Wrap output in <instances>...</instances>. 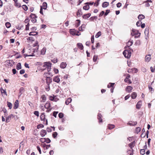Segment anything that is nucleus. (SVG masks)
Masks as SVG:
<instances>
[{"instance_id": "obj_1", "label": "nucleus", "mask_w": 155, "mask_h": 155, "mask_svg": "<svg viewBox=\"0 0 155 155\" xmlns=\"http://www.w3.org/2000/svg\"><path fill=\"white\" fill-rule=\"evenodd\" d=\"M44 64L43 65L42 68L41 70L42 71H44L46 69H47L48 71H49L51 70V64L50 62H46L44 63Z\"/></svg>"}, {"instance_id": "obj_2", "label": "nucleus", "mask_w": 155, "mask_h": 155, "mask_svg": "<svg viewBox=\"0 0 155 155\" xmlns=\"http://www.w3.org/2000/svg\"><path fill=\"white\" fill-rule=\"evenodd\" d=\"M33 46L34 47L37 46L36 48L35 49L31 48V50L32 51V52L35 54H36V53L37 52L39 47L38 43L37 41L35 44H33Z\"/></svg>"}, {"instance_id": "obj_3", "label": "nucleus", "mask_w": 155, "mask_h": 155, "mask_svg": "<svg viewBox=\"0 0 155 155\" xmlns=\"http://www.w3.org/2000/svg\"><path fill=\"white\" fill-rule=\"evenodd\" d=\"M123 54L126 58H129L131 56V54L130 51L126 50L124 51Z\"/></svg>"}, {"instance_id": "obj_4", "label": "nucleus", "mask_w": 155, "mask_h": 155, "mask_svg": "<svg viewBox=\"0 0 155 155\" xmlns=\"http://www.w3.org/2000/svg\"><path fill=\"white\" fill-rule=\"evenodd\" d=\"M70 34L73 35H78V36L80 35V34H78L79 31H76L75 29H70Z\"/></svg>"}, {"instance_id": "obj_5", "label": "nucleus", "mask_w": 155, "mask_h": 155, "mask_svg": "<svg viewBox=\"0 0 155 155\" xmlns=\"http://www.w3.org/2000/svg\"><path fill=\"white\" fill-rule=\"evenodd\" d=\"M53 81L57 83H59L60 81V79L58 76H56L54 77Z\"/></svg>"}, {"instance_id": "obj_6", "label": "nucleus", "mask_w": 155, "mask_h": 155, "mask_svg": "<svg viewBox=\"0 0 155 155\" xmlns=\"http://www.w3.org/2000/svg\"><path fill=\"white\" fill-rule=\"evenodd\" d=\"M47 132L46 130H42L40 132V135L42 137H43L46 135Z\"/></svg>"}, {"instance_id": "obj_7", "label": "nucleus", "mask_w": 155, "mask_h": 155, "mask_svg": "<svg viewBox=\"0 0 155 155\" xmlns=\"http://www.w3.org/2000/svg\"><path fill=\"white\" fill-rule=\"evenodd\" d=\"M133 89V87L131 86H127L126 88V91L128 93L130 92Z\"/></svg>"}, {"instance_id": "obj_8", "label": "nucleus", "mask_w": 155, "mask_h": 155, "mask_svg": "<svg viewBox=\"0 0 155 155\" xmlns=\"http://www.w3.org/2000/svg\"><path fill=\"white\" fill-rule=\"evenodd\" d=\"M67 66V64L66 63L64 62H62L61 63L60 65V67L62 69H64Z\"/></svg>"}, {"instance_id": "obj_9", "label": "nucleus", "mask_w": 155, "mask_h": 155, "mask_svg": "<svg viewBox=\"0 0 155 155\" xmlns=\"http://www.w3.org/2000/svg\"><path fill=\"white\" fill-rule=\"evenodd\" d=\"M151 59L150 55H147L145 57V61L147 62H148Z\"/></svg>"}, {"instance_id": "obj_10", "label": "nucleus", "mask_w": 155, "mask_h": 155, "mask_svg": "<svg viewBox=\"0 0 155 155\" xmlns=\"http://www.w3.org/2000/svg\"><path fill=\"white\" fill-rule=\"evenodd\" d=\"M141 105H142V101H140L137 102V103L136 105V108L137 109H139L140 108V107L141 106Z\"/></svg>"}, {"instance_id": "obj_11", "label": "nucleus", "mask_w": 155, "mask_h": 155, "mask_svg": "<svg viewBox=\"0 0 155 155\" xmlns=\"http://www.w3.org/2000/svg\"><path fill=\"white\" fill-rule=\"evenodd\" d=\"M77 46L81 50H82L83 49V46L81 43H78L77 44Z\"/></svg>"}, {"instance_id": "obj_12", "label": "nucleus", "mask_w": 155, "mask_h": 155, "mask_svg": "<svg viewBox=\"0 0 155 155\" xmlns=\"http://www.w3.org/2000/svg\"><path fill=\"white\" fill-rule=\"evenodd\" d=\"M18 100H16L14 106V108L15 109H16L18 108Z\"/></svg>"}, {"instance_id": "obj_13", "label": "nucleus", "mask_w": 155, "mask_h": 155, "mask_svg": "<svg viewBox=\"0 0 155 155\" xmlns=\"http://www.w3.org/2000/svg\"><path fill=\"white\" fill-rule=\"evenodd\" d=\"M46 48L44 47L43 48V49L41 50V53L42 55H44L46 52Z\"/></svg>"}, {"instance_id": "obj_14", "label": "nucleus", "mask_w": 155, "mask_h": 155, "mask_svg": "<svg viewBox=\"0 0 155 155\" xmlns=\"http://www.w3.org/2000/svg\"><path fill=\"white\" fill-rule=\"evenodd\" d=\"M137 96V94L135 92H133L131 95V98L133 99H135Z\"/></svg>"}, {"instance_id": "obj_15", "label": "nucleus", "mask_w": 155, "mask_h": 155, "mask_svg": "<svg viewBox=\"0 0 155 155\" xmlns=\"http://www.w3.org/2000/svg\"><path fill=\"white\" fill-rule=\"evenodd\" d=\"M0 91L2 94H4L6 96H7V94L5 89H3L2 87H1L0 88Z\"/></svg>"}, {"instance_id": "obj_16", "label": "nucleus", "mask_w": 155, "mask_h": 155, "mask_svg": "<svg viewBox=\"0 0 155 155\" xmlns=\"http://www.w3.org/2000/svg\"><path fill=\"white\" fill-rule=\"evenodd\" d=\"M97 116L98 119L99 120V122H102V119L101 118L102 116L101 114H98Z\"/></svg>"}, {"instance_id": "obj_17", "label": "nucleus", "mask_w": 155, "mask_h": 155, "mask_svg": "<svg viewBox=\"0 0 155 155\" xmlns=\"http://www.w3.org/2000/svg\"><path fill=\"white\" fill-rule=\"evenodd\" d=\"M109 5V3L107 2H104L103 3L102 6L103 8L107 7Z\"/></svg>"}, {"instance_id": "obj_18", "label": "nucleus", "mask_w": 155, "mask_h": 155, "mask_svg": "<svg viewBox=\"0 0 155 155\" xmlns=\"http://www.w3.org/2000/svg\"><path fill=\"white\" fill-rule=\"evenodd\" d=\"M41 98L42 99L41 102H45L46 100V97L44 95H43L41 96Z\"/></svg>"}, {"instance_id": "obj_19", "label": "nucleus", "mask_w": 155, "mask_h": 155, "mask_svg": "<svg viewBox=\"0 0 155 155\" xmlns=\"http://www.w3.org/2000/svg\"><path fill=\"white\" fill-rule=\"evenodd\" d=\"M21 68V63H18L16 65V69L18 70Z\"/></svg>"}, {"instance_id": "obj_20", "label": "nucleus", "mask_w": 155, "mask_h": 155, "mask_svg": "<svg viewBox=\"0 0 155 155\" xmlns=\"http://www.w3.org/2000/svg\"><path fill=\"white\" fill-rule=\"evenodd\" d=\"M139 20L141 21V20L144 19L145 18V16L144 15L141 14L138 17Z\"/></svg>"}, {"instance_id": "obj_21", "label": "nucleus", "mask_w": 155, "mask_h": 155, "mask_svg": "<svg viewBox=\"0 0 155 155\" xmlns=\"http://www.w3.org/2000/svg\"><path fill=\"white\" fill-rule=\"evenodd\" d=\"M47 4L45 2H44L42 4V8L44 9H46L47 8Z\"/></svg>"}, {"instance_id": "obj_22", "label": "nucleus", "mask_w": 155, "mask_h": 155, "mask_svg": "<svg viewBox=\"0 0 155 155\" xmlns=\"http://www.w3.org/2000/svg\"><path fill=\"white\" fill-rule=\"evenodd\" d=\"M72 101V99L71 98H68L65 101V104L66 105H68Z\"/></svg>"}, {"instance_id": "obj_23", "label": "nucleus", "mask_w": 155, "mask_h": 155, "mask_svg": "<svg viewBox=\"0 0 155 155\" xmlns=\"http://www.w3.org/2000/svg\"><path fill=\"white\" fill-rule=\"evenodd\" d=\"M115 126L113 124H109L108 126V127L109 129L111 130L115 127Z\"/></svg>"}, {"instance_id": "obj_24", "label": "nucleus", "mask_w": 155, "mask_h": 155, "mask_svg": "<svg viewBox=\"0 0 155 155\" xmlns=\"http://www.w3.org/2000/svg\"><path fill=\"white\" fill-rule=\"evenodd\" d=\"M40 118L41 120H44L45 119V113H43L41 114L40 116Z\"/></svg>"}, {"instance_id": "obj_25", "label": "nucleus", "mask_w": 155, "mask_h": 155, "mask_svg": "<svg viewBox=\"0 0 155 155\" xmlns=\"http://www.w3.org/2000/svg\"><path fill=\"white\" fill-rule=\"evenodd\" d=\"M86 27V25L83 24L82 25L81 28H79V31H83L84 28Z\"/></svg>"}, {"instance_id": "obj_26", "label": "nucleus", "mask_w": 155, "mask_h": 155, "mask_svg": "<svg viewBox=\"0 0 155 155\" xmlns=\"http://www.w3.org/2000/svg\"><path fill=\"white\" fill-rule=\"evenodd\" d=\"M148 87L150 91V92L151 93H153L154 91V89L150 85L148 86Z\"/></svg>"}, {"instance_id": "obj_27", "label": "nucleus", "mask_w": 155, "mask_h": 155, "mask_svg": "<svg viewBox=\"0 0 155 155\" xmlns=\"http://www.w3.org/2000/svg\"><path fill=\"white\" fill-rule=\"evenodd\" d=\"M24 55L25 56V57L27 56H35L36 55V54H35L33 52L31 54L27 55L26 54H24Z\"/></svg>"}, {"instance_id": "obj_28", "label": "nucleus", "mask_w": 155, "mask_h": 155, "mask_svg": "<svg viewBox=\"0 0 155 155\" xmlns=\"http://www.w3.org/2000/svg\"><path fill=\"white\" fill-rule=\"evenodd\" d=\"M37 33L36 32H34V31H33V32H30L29 35H33V36H34V35H37Z\"/></svg>"}, {"instance_id": "obj_29", "label": "nucleus", "mask_w": 155, "mask_h": 155, "mask_svg": "<svg viewBox=\"0 0 155 155\" xmlns=\"http://www.w3.org/2000/svg\"><path fill=\"white\" fill-rule=\"evenodd\" d=\"M101 31H99L98 32H97V34L95 35V38H98L101 35Z\"/></svg>"}, {"instance_id": "obj_30", "label": "nucleus", "mask_w": 155, "mask_h": 155, "mask_svg": "<svg viewBox=\"0 0 155 155\" xmlns=\"http://www.w3.org/2000/svg\"><path fill=\"white\" fill-rule=\"evenodd\" d=\"M137 124V122H132L131 123H128L130 126H135Z\"/></svg>"}, {"instance_id": "obj_31", "label": "nucleus", "mask_w": 155, "mask_h": 155, "mask_svg": "<svg viewBox=\"0 0 155 155\" xmlns=\"http://www.w3.org/2000/svg\"><path fill=\"white\" fill-rule=\"evenodd\" d=\"M142 23V22L141 21L139 20L137 22L136 25L137 26L140 27V26Z\"/></svg>"}, {"instance_id": "obj_32", "label": "nucleus", "mask_w": 155, "mask_h": 155, "mask_svg": "<svg viewBox=\"0 0 155 155\" xmlns=\"http://www.w3.org/2000/svg\"><path fill=\"white\" fill-rule=\"evenodd\" d=\"M114 83H110L109 84L107 85V87L108 88H110L111 87H113V86L114 85Z\"/></svg>"}, {"instance_id": "obj_33", "label": "nucleus", "mask_w": 155, "mask_h": 155, "mask_svg": "<svg viewBox=\"0 0 155 155\" xmlns=\"http://www.w3.org/2000/svg\"><path fill=\"white\" fill-rule=\"evenodd\" d=\"M51 107V104L50 103H46L45 105V107L46 108L48 109Z\"/></svg>"}, {"instance_id": "obj_34", "label": "nucleus", "mask_w": 155, "mask_h": 155, "mask_svg": "<svg viewBox=\"0 0 155 155\" xmlns=\"http://www.w3.org/2000/svg\"><path fill=\"white\" fill-rule=\"evenodd\" d=\"M5 25L7 28H9L11 27V24L9 22H7L5 23Z\"/></svg>"}, {"instance_id": "obj_35", "label": "nucleus", "mask_w": 155, "mask_h": 155, "mask_svg": "<svg viewBox=\"0 0 155 155\" xmlns=\"http://www.w3.org/2000/svg\"><path fill=\"white\" fill-rule=\"evenodd\" d=\"M23 9L25 11H27L28 9L27 6L26 5H23L22 6Z\"/></svg>"}, {"instance_id": "obj_36", "label": "nucleus", "mask_w": 155, "mask_h": 155, "mask_svg": "<svg viewBox=\"0 0 155 155\" xmlns=\"http://www.w3.org/2000/svg\"><path fill=\"white\" fill-rule=\"evenodd\" d=\"M7 105L8 106L9 108L10 109H11L12 108V105L11 103L7 102Z\"/></svg>"}, {"instance_id": "obj_37", "label": "nucleus", "mask_w": 155, "mask_h": 155, "mask_svg": "<svg viewBox=\"0 0 155 155\" xmlns=\"http://www.w3.org/2000/svg\"><path fill=\"white\" fill-rule=\"evenodd\" d=\"M30 17L32 19L36 18H37V16L35 14H31L30 15Z\"/></svg>"}, {"instance_id": "obj_38", "label": "nucleus", "mask_w": 155, "mask_h": 155, "mask_svg": "<svg viewBox=\"0 0 155 155\" xmlns=\"http://www.w3.org/2000/svg\"><path fill=\"white\" fill-rule=\"evenodd\" d=\"M58 61V60L56 58H54L53 59L51 60L52 62L54 63H56Z\"/></svg>"}, {"instance_id": "obj_39", "label": "nucleus", "mask_w": 155, "mask_h": 155, "mask_svg": "<svg viewBox=\"0 0 155 155\" xmlns=\"http://www.w3.org/2000/svg\"><path fill=\"white\" fill-rule=\"evenodd\" d=\"M58 117L60 118H62L64 117V114L62 113H60L58 114Z\"/></svg>"}, {"instance_id": "obj_40", "label": "nucleus", "mask_w": 155, "mask_h": 155, "mask_svg": "<svg viewBox=\"0 0 155 155\" xmlns=\"http://www.w3.org/2000/svg\"><path fill=\"white\" fill-rule=\"evenodd\" d=\"M141 130V128L140 127H137L136 129V131L137 134L139 133Z\"/></svg>"}, {"instance_id": "obj_41", "label": "nucleus", "mask_w": 155, "mask_h": 155, "mask_svg": "<svg viewBox=\"0 0 155 155\" xmlns=\"http://www.w3.org/2000/svg\"><path fill=\"white\" fill-rule=\"evenodd\" d=\"M97 58H98V56L97 55H94V58H93V61H94V62H95L96 61L97 59Z\"/></svg>"}, {"instance_id": "obj_42", "label": "nucleus", "mask_w": 155, "mask_h": 155, "mask_svg": "<svg viewBox=\"0 0 155 155\" xmlns=\"http://www.w3.org/2000/svg\"><path fill=\"white\" fill-rule=\"evenodd\" d=\"M11 118L10 117L8 116L6 117V122L7 123L8 122L10 121V118Z\"/></svg>"}, {"instance_id": "obj_43", "label": "nucleus", "mask_w": 155, "mask_h": 155, "mask_svg": "<svg viewBox=\"0 0 155 155\" xmlns=\"http://www.w3.org/2000/svg\"><path fill=\"white\" fill-rule=\"evenodd\" d=\"M44 127V126L42 124H39L37 126V128L39 129L40 128H43Z\"/></svg>"}, {"instance_id": "obj_44", "label": "nucleus", "mask_w": 155, "mask_h": 155, "mask_svg": "<svg viewBox=\"0 0 155 155\" xmlns=\"http://www.w3.org/2000/svg\"><path fill=\"white\" fill-rule=\"evenodd\" d=\"M140 153L141 154L143 155L145 153V150L144 149H141L140 150Z\"/></svg>"}, {"instance_id": "obj_45", "label": "nucleus", "mask_w": 155, "mask_h": 155, "mask_svg": "<svg viewBox=\"0 0 155 155\" xmlns=\"http://www.w3.org/2000/svg\"><path fill=\"white\" fill-rule=\"evenodd\" d=\"M50 147V145H46V144H45V149H48L49 147Z\"/></svg>"}, {"instance_id": "obj_46", "label": "nucleus", "mask_w": 155, "mask_h": 155, "mask_svg": "<svg viewBox=\"0 0 155 155\" xmlns=\"http://www.w3.org/2000/svg\"><path fill=\"white\" fill-rule=\"evenodd\" d=\"M45 142H46L47 143H49L51 142V140L48 138H46Z\"/></svg>"}, {"instance_id": "obj_47", "label": "nucleus", "mask_w": 155, "mask_h": 155, "mask_svg": "<svg viewBox=\"0 0 155 155\" xmlns=\"http://www.w3.org/2000/svg\"><path fill=\"white\" fill-rule=\"evenodd\" d=\"M54 95H53V96H50L49 97V100L51 101H53L54 100Z\"/></svg>"}, {"instance_id": "obj_48", "label": "nucleus", "mask_w": 155, "mask_h": 155, "mask_svg": "<svg viewBox=\"0 0 155 155\" xmlns=\"http://www.w3.org/2000/svg\"><path fill=\"white\" fill-rule=\"evenodd\" d=\"M57 135H58L57 133L56 132H55L54 133L52 134L53 137L54 138H55L56 137Z\"/></svg>"}, {"instance_id": "obj_49", "label": "nucleus", "mask_w": 155, "mask_h": 155, "mask_svg": "<svg viewBox=\"0 0 155 155\" xmlns=\"http://www.w3.org/2000/svg\"><path fill=\"white\" fill-rule=\"evenodd\" d=\"M34 114L35 115L37 116V117L39 116V112L37 111H35L34 112Z\"/></svg>"}, {"instance_id": "obj_50", "label": "nucleus", "mask_w": 155, "mask_h": 155, "mask_svg": "<svg viewBox=\"0 0 155 155\" xmlns=\"http://www.w3.org/2000/svg\"><path fill=\"white\" fill-rule=\"evenodd\" d=\"M127 45L128 46V47L132 45L133 44V42L132 41H128L127 43Z\"/></svg>"}, {"instance_id": "obj_51", "label": "nucleus", "mask_w": 155, "mask_h": 155, "mask_svg": "<svg viewBox=\"0 0 155 155\" xmlns=\"http://www.w3.org/2000/svg\"><path fill=\"white\" fill-rule=\"evenodd\" d=\"M15 6L18 8L20 7H21V5L20 3H17V2H15Z\"/></svg>"}, {"instance_id": "obj_52", "label": "nucleus", "mask_w": 155, "mask_h": 155, "mask_svg": "<svg viewBox=\"0 0 155 155\" xmlns=\"http://www.w3.org/2000/svg\"><path fill=\"white\" fill-rule=\"evenodd\" d=\"M58 112L54 111L53 113V115L55 117H56L57 114L58 113Z\"/></svg>"}, {"instance_id": "obj_53", "label": "nucleus", "mask_w": 155, "mask_h": 155, "mask_svg": "<svg viewBox=\"0 0 155 155\" xmlns=\"http://www.w3.org/2000/svg\"><path fill=\"white\" fill-rule=\"evenodd\" d=\"M145 5L146 7H148L150 6V4H149V3L147 1L145 2Z\"/></svg>"}, {"instance_id": "obj_54", "label": "nucleus", "mask_w": 155, "mask_h": 155, "mask_svg": "<svg viewBox=\"0 0 155 155\" xmlns=\"http://www.w3.org/2000/svg\"><path fill=\"white\" fill-rule=\"evenodd\" d=\"M45 138H41L40 139V141L42 143H44V142H45Z\"/></svg>"}, {"instance_id": "obj_55", "label": "nucleus", "mask_w": 155, "mask_h": 155, "mask_svg": "<svg viewBox=\"0 0 155 155\" xmlns=\"http://www.w3.org/2000/svg\"><path fill=\"white\" fill-rule=\"evenodd\" d=\"M29 24L28 23V24L26 25V28H25V30H29Z\"/></svg>"}, {"instance_id": "obj_56", "label": "nucleus", "mask_w": 155, "mask_h": 155, "mask_svg": "<svg viewBox=\"0 0 155 155\" xmlns=\"http://www.w3.org/2000/svg\"><path fill=\"white\" fill-rule=\"evenodd\" d=\"M37 150H38L39 152V153L40 154H41V150L40 148L38 146L37 147Z\"/></svg>"}, {"instance_id": "obj_57", "label": "nucleus", "mask_w": 155, "mask_h": 155, "mask_svg": "<svg viewBox=\"0 0 155 155\" xmlns=\"http://www.w3.org/2000/svg\"><path fill=\"white\" fill-rule=\"evenodd\" d=\"M25 72V70L24 69L21 70L20 71V73L21 74H23Z\"/></svg>"}, {"instance_id": "obj_58", "label": "nucleus", "mask_w": 155, "mask_h": 155, "mask_svg": "<svg viewBox=\"0 0 155 155\" xmlns=\"http://www.w3.org/2000/svg\"><path fill=\"white\" fill-rule=\"evenodd\" d=\"M104 13V11H102L99 15V17H100L102 16Z\"/></svg>"}, {"instance_id": "obj_59", "label": "nucleus", "mask_w": 155, "mask_h": 155, "mask_svg": "<svg viewBox=\"0 0 155 155\" xmlns=\"http://www.w3.org/2000/svg\"><path fill=\"white\" fill-rule=\"evenodd\" d=\"M110 11L109 10H106V12L104 14L105 15V16L107 15H108V14L109 13Z\"/></svg>"}, {"instance_id": "obj_60", "label": "nucleus", "mask_w": 155, "mask_h": 155, "mask_svg": "<svg viewBox=\"0 0 155 155\" xmlns=\"http://www.w3.org/2000/svg\"><path fill=\"white\" fill-rule=\"evenodd\" d=\"M54 70L55 73L57 74L58 73V69L54 68Z\"/></svg>"}, {"instance_id": "obj_61", "label": "nucleus", "mask_w": 155, "mask_h": 155, "mask_svg": "<svg viewBox=\"0 0 155 155\" xmlns=\"http://www.w3.org/2000/svg\"><path fill=\"white\" fill-rule=\"evenodd\" d=\"M9 63L10 64V66H12L13 64V61L12 60H10L9 61Z\"/></svg>"}, {"instance_id": "obj_62", "label": "nucleus", "mask_w": 155, "mask_h": 155, "mask_svg": "<svg viewBox=\"0 0 155 155\" xmlns=\"http://www.w3.org/2000/svg\"><path fill=\"white\" fill-rule=\"evenodd\" d=\"M47 131L48 132H51L52 131V129H51V128H49V127L47 128Z\"/></svg>"}, {"instance_id": "obj_63", "label": "nucleus", "mask_w": 155, "mask_h": 155, "mask_svg": "<svg viewBox=\"0 0 155 155\" xmlns=\"http://www.w3.org/2000/svg\"><path fill=\"white\" fill-rule=\"evenodd\" d=\"M130 97V95H128L126 96L124 98V99L125 100H127L129 97Z\"/></svg>"}, {"instance_id": "obj_64", "label": "nucleus", "mask_w": 155, "mask_h": 155, "mask_svg": "<svg viewBox=\"0 0 155 155\" xmlns=\"http://www.w3.org/2000/svg\"><path fill=\"white\" fill-rule=\"evenodd\" d=\"M31 21L33 23H35L36 22L37 20L35 18H34L32 19Z\"/></svg>"}]
</instances>
